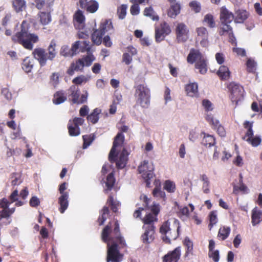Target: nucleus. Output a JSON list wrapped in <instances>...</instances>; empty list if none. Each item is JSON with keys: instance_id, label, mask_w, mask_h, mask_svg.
Returning <instances> with one entry per match:
<instances>
[{"instance_id": "6e6552de", "label": "nucleus", "mask_w": 262, "mask_h": 262, "mask_svg": "<svg viewBox=\"0 0 262 262\" xmlns=\"http://www.w3.org/2000/svg\"><path fill=\"white\" fill-rule=\"evenodd\" d=\"M68 98L73 104H82L88 101V93L85 91L81 94L80 89L75 85H72L68 89Z\"/></svg>"}, {"instance_id": "6e6d98bb", "label": "nucleus", "mask_w": 262, "mask_h": 262, "mask_svg": "<svg viewBox=\"0 0 262 262\" xmlns=\"http://www.w3.org/2000/svg\"><path fill=\"white\" fill-rule=\"evenodd\" d=\"M127 6L123 4L117 8V15L119 19H123L126 14Z\"/></svg>"}, {"instance_id": "ddd939ff", "label": "nucleus", "mask_w": 262, "mask_h": 262, "mask_svg": "<svg viewBox=\"0 0 262 262\" xmlns=\"http://www.w3.org/2000/svg\"><path fill=\"white\" fill-rule=\"evenodd\" d=\"M189 30L185 24L179 23L176 28V39L178 43L187 41L189 38Z\"/></svg>"}, {"instance_id": "e2e57ef3", "label": "nucleus", "mask_w": 262, "mask_h": 262, "mask_svg": "<svg viewBox=\"0 0 262 262\" xmlns=\"http://www.w3.org/2000/svg\"><path fill=\"white\" fill-rule=\"evenodd\" d=\"M189 6L191 9L195 13L200 12L201 7L200 4L196 1H192L189 3Z\"/></svg>"}, {"instance_id": "c03bdc74", "label": "nucleus", "mask_w": 262, "mask_h": 262, "mask_svg": "<svg viewBox=\"0 0 262 262\" xmlns=\"http://www.w3.org/2000/svg\"><path fill=\"white\" fill-rule=\"evenodd\" d=\"M201 180L203 181L202 190L204 193L208 194L210 192V182L207 176L205 174L201 176Z\"/></svg>"}, {"instance_id": "c756f323", "label": "nucleus", "mask_w": 262, "mask_h": 262, "mask_svg": "<svg viewBox=\"0 0 262 262\" xmlns=\"http://www.w3.org/2000/svg\"><path fill=\"white\" fill-rule=\"evenodd\" d=\"M12 5L16 13L23 11L26 8V2L25 0H13Z\"/></svg>"}, {"instance_id": "b1692460", "label": "nucleus", "mask_w": 262, "mask_h": 262, "mask_svg": "<svg viewBox=\"0 0 262 262\" xmlns=\"http://www.w3.org/2000/svg\"><path fill=\"white\" fill-rule=\"evenodd\" d=\"M251 220L253 226H255L262 221V211L258 210L257 207L252 210Z\"/></svg>"}, {"instance_id": "c9c22d12", "label": "nucleus", "mask_w": 262, "mask_h": 262, "mask_svg": "<svg viewBox=\"0 0 262 262\" xmlns=\"http://www.w3.org/2000/svg\"><path fill=\"white\" fill-rule=\"evenodd\" d=\"M203 23L210 28H213L216 27L214 17L210 13L207 14L204 16Z\"/></svg>"}, {"instance_id": "4d7b16f0", "label": "nucleus", "mask_w": 262, "mask_h": 262, "mask_svg": "<svg viewBox=\"0 0 262 262\" xmlns=\"http://www.w3.org/2000/svg\"><path fill=\"white\" fill-rule=\"evenodd\" d=\"M91 50V47L90 46V41L88 40H84L82 41H80V50L79 51L81 52H90Z\"/></svg>"}, {"instance_id": "09e8293b", "label": "nucleus", "mask_w": 262, "mask_h": 262, "mask_svg": "<svg viewBox=\"0 0 262 262\" xmlns=\"http://www.w3.org/2000/svg\"><path fill=\"white\" fill-rule=\"evenodd\" d=\"M206 120L213 129H216L220 124L219 121L215 119L212 115H207L206 117Z\"/></svg>"}, {"instance_id": "0e129e2a", "label": "nucleus", "mask_w": 262, "mask_h": 262, "mask_svg": "<svg viewBox=\"0 0 262 262\" xmlns=\"http://www.w3.org/2000/svg\"><path fill=\"white\" fill-rule=\"evenodd\" d=\"M140 199L141 200H142L143 202V206L145 210L149 209V204L151 201L150 199L148 198L147 195L145 194H141L140 196Z\"/></svg>"}, {"instance_id": "f3484780", "label": "nucleus", "mask_w": 262, "mask_h": 262, "mask_svg": "<svg viewBox=\"0 0 262 262\" xmlns=\"http://www.w3.org/2000/svg\"><path fill=\"white\" fill-rule=\"evenodd\" d=\"M181 255V247H177L163 257V262H178Z\"/></svg>"}, {"instance_id": "6ab92c4d", "label": "nucleus", "mask_w": 262, "mask_h": 262, "mask_svg": "<svg viewBox=\"0 0 262 262\" xmlns=\"http://www.w3.org/2000/svg\"><path fill=\"white\" fill-rule=\"evenodd\" d=\"M234 19V14L225 6L220 9V19L221 23H231Z\"/></svg>"}, {"instance_id": "ea45409f", "label": "nucleus", "mask_w": 262, "mask_h": 262, "mask_svg": "<svg viewBox=\"0 0 262 262\" xmlns=\"http://www.w3.org/2000/svg\"><path fill=\"white\" fill-rule=\"evenodd\" d=\"M235 21L238 23H243L248 17V13L246 10H239L236 12Z\"/></svg>"}, {"instance_id": "2f4dec72", "label": "nucleus", "mask_w": 262, "mask_h": 262, "mask_svg": "<svg viewBox=\"0 0 262 262\" xmlns=\"http://www.w3.org/2000/svg\"><path fill=\"white\" fill-rule=\"evenodd\" d=\"M115 181L116 180L114 173L112 172L108 174L106 177L105 182V186L106 188L104 189V192L105 193H107L109 191L112 189L115 183Z\"/></svg>"}, {"instance_id": "79ce46f5", "label": "nucleus", "mask_w": 262, "mask_h": 262, "mask_svg": "<svg viewBox=\"0 0 262 262\" xmlns=\"http://www.w3.org/2000/svg\"><path fill=\"white\" fill-rule=\"evenodd\" d=\"M110 214L109 208L107 206H104L101 210V214L98 219L97 222L100 226L102 225L106 220Z\"/></svg>"}, {"instance_id": "0eeeda50", "label": "nucleus", "mask_w": 262, "mask_h": 262, "mask_svg": "<svg viewBox=\"0 0 262 262\" xmlns=\"http://www.w3.org/2000/svg\"><path fill=\"white\" fill-rule=\"evenodd\" d=\"M114 30L111 19H105L101 22L99 29H94L91 34V40L93 44L99 46L102 42V37L105 32Z\"/></svg>"}, {"instance_id": "de8ad7c7", "label": "nucleus", "mask_w": 262, "mask_h": 262, "mask_svg": "<svg viewBox=\"0 0 262 262\" xmlns=\"http://www.w3.org/2000/svg\"><path fill=\"white\" fill-rule=\"evenodd\" d=\"M95 136L94 134L85 135L82 136L83 143L82 147L83 149L86 148L90 146L93 141L95 140Z\"/></svg>"}, {"instance_id": "cd10ccee", "label": "nucleus", "mask_w": 262, "mask_h": 262, "mask_svg": "<svg viewBox=\"0 0 262 262\" xmlns=\"http://www.w3.org/2000/svg\"><path fill=\"white\" fill-rule=\"evenodd\" d=\"M230 23H221L218 28L217 32L219 34L222 36L228 35L233 31V28L230 25Z\"/></svg>"}, {"instance_id": "f704fd0d", "label": "nucleus", "mask_w": 262, "mask_h": 262, "mask_svg": "<svg viewBox=\"0 0 262 262\" xmlns=\"http://www.w3.org/2000/svg\"><path fill=\"white\" fill-rule=\"evenodd\" d=\"M101 111L98 108H95L93 112L87 116V120L88 122L92 124L96 123L99 119V114L101 113Z\"/></svg>"}, {"instance_id": "58836bf2", "label": "nucleus", "mask_w": 262, "mask_h": 262, "mask_svg": "<svg viewBox=\"0 0 262 262\" xmlns=\"http://www.w3.org/2000/svg\"><path fill=\"white\" fill-rule=\"evenodd\" d=\"M230 233V227L227 226L222 227L219 230L217 237L222 241L225 240L229 236Z\"/></svg>"}, {"instance_id": "72a5a7b5", "label": "nucleus", "mask_w": 262, "mask_h": 262, "mask_svg": "<svg viewBox=\"0 0 262 262\" xmlns=\"http://www.w3.org/2000/svg\"><path fill=\"white\" fill-rule=\"evenodd\" d=\"M180 4L179 3H173L171 5L167 12V15L171 18H175L180 13Z\"/></svg>"}, {"instance_id": "5701e85b", "label": "nucleus", "mask_w": 262, "mask_h": 262, "mask_svg": "<svg viewBox=\"0 0 262 262\" xmlns=\"http://www.w3.org/2000/svg\"><path fill=\"white\" fill-rule=\"evenodd\" d=\"M67 100V96L63 90H59L56 92L53 95L52 99L54 104L58 105L65 102Z\"/></svg>"}, {"instance_id": "f8f14e48", "label": "nucleus", "mask_w": 262, "mask_h": 262, "mask_svg": "<svg viewBox=\"0 0 262 262\" xmlns=\"http://www.w3.org/2000/svg\"><path fill=\"white\" fill-rule=\"evenodd\" d=\"M84 120L80 117H75L70 120L68 124V129L70 136H77L80 134L79 126L83 125Z\"/></svg>"}, {"instance_id": "9d476101", "label": "nucleus", "mask_w": 262, "mask_h": 262, "mask_svg": "<svg viewBox=\"0 0 262 262\" xmlns=\"http://www.w3.org/2000/svg\"><path fill=\"white\" fill-rule=\"evenodd\" d=\"M140 173L142 174V177L145 180L146 186L147 187L150 186V180L154 178V167L152 163L149 164L147 161L144 160L138 168Z\"/></svg>"}, {"instance_id": "4c0bfd02", "label": "nucleus", "mask_w": 262, "mask_h": 262, "mask_svg": "<svg viewBox=\"0 0 262 262\" xmlns=\"http://www.w3.org/2000/svg\"><path fill=\"white\" fill-rule=\"evenodd\" d=\"M144 16L150 17L154 21H158L159 17L151 6L146 7L143 11Z\"/></svg>"}, {"instance_id": "338daca9", "label": "nucleus", "mask_w": 262, "mask_h": 262, "mask_svg": "<svg viewBox=\"0 0 262 262\" xmlns=\"http://www.w3.org/2000/svg\"><path fill=\"white\" fill-rule=\"evenodd\" d=\"M189 214V209L187 206L183 207L180 209L178 212V216L182 217L183 216L188 217Z\"/></svg>"}, {"instance_id": "dca6fc26", "label": "nucleus", "mask_w": 262, "mask_h": 262, "mask_svg": "<svg viewBox=\"0 0 262 262\" xmlns=\"http://www.w3.org/2000/svg\"><path fill=\"white\" fill-rule=\"evenodd\" d=\"M143 228L145 231L141 236L142 241L145 244H149L155 239L156 227L154 225H144Z\"/></svg>"}, {"instance_id": "412c9836", "label": "nucleus", "mask_w": 262, "mask_h": 262, "mask_svg": "<svg viewBox=\"0 0 262 262\" xmlns=\"http://www.w3.org/2000/svg\"><path fill=\"white\" fill-rule=\"evenodd\" d=\"M183 244L185 248V253L184 255L185 258L193 255V243L189 237L186 236L183 241Z\"/></svg>"}, {"instance_id": "423d86ee", "label": "nucleus", "mask_w": 262, "mask_h": 262, "mask_svg": "<svg viewBox=\"0 0 262 262\" xmlns=\"http://www.w3.org/2000/svg\"><path fill=\"white\" fill-rule=\"evenodd\" d=\"M55 0H34L35 7L38 10L45 9L47 12L40 11L38 13L40 22L43 25L48 24L51 20L50 14L51 8L54 4Z\"/></svg>"}, {"instance_id": "49530a36", "label": "nucleus", "mask_w": 262, "mask_h": 262, "mask_svg": "<svg viewBox=\"0 0 262 262\" xmlns=\"http://www.w3.org/2000/svg\"><path fill=\"white\" fill-rule=\"evenodd\" d=\"M157 216L152 214L151 213H149L145 216L142 221L145 225H154L153 223L157 222Z\"/></svg>"}, {"instance_id": "bb28decb", "label": "nucleus", "mask_w": 262, "mask_h": 262, "mask_svg": "<svg viewBox=\"0 0 262 262\" xmlns=\"http://www.w3.org/2000/svg\"><path fill=\"white\" fill-rule=\"evenodd\" d=\"M68 194L61 195L58 199V203L60 205L59 211L61 213H63L69 206Z\"/></svg>"}, {"instance_id": "7ed1b4c3", "label": "nucleus", "mask_w": 262, "mask_h": 262, "mask_svg": "<svg viewBox=\"0 0 262 262\" xmlns=\"http://www.w3.org/2000/svg\"><path fill=\"white\" fill-rule=\"evenodd\" d=\"M124 136L122 133H118L114 138L113 146L108 156V160L111 163H116V167L119 169L123 168L126 165L128 161L129 153L125 147H123L122 151L119 155L117 152L118 148H121L124 142Z\"/></svg>"}, {"instance_id": "052dcab7", "label": "nucleus", "mask_w": 262, "mask_h": 262, "mask_svg": "<svg viewBox=\"0 0 262 262\" xmlns=\"http://www.w3.org/2000/svg\"><path fill=\"white\" fill-rule=\"evenodd\" d=\"M247 71L249 73H254L256 70V63L254 60L248 59L246 62Z\"/></svg>"}, {"instance_id": "e433bc0d", "label": "nucleus", "mask_w": 262, "mask_h": 262, "mask_svg": "<svg viewBox=\"0 0 262 262\" xmlns=\"http://www.w3.org/2000/svg\"><path fill=\"white\" fill-rule=\"evenodd\" d=\"M152 194L155 198L161 199L163 202L166 200V195L165 192L162 190L160 187V184L159 185H156L153 189Z\"/></svg>"}, {"instance_id": "9b49d317", "label": "nucleus", "mask_w": 262, "mask_h": 262, "mask_svg": "<svg viewBox=\"0 0 262 262\" xmlns=\"http://www.w3.org/2000/svg\"><path fill=\"white\" fill-rule=\"evenodd\" d=\"M171 32L169 24L164 21L160 23L159 26L155 27V40L157 42H160L164 40L165 37L169 35Z\"/></svg>"}, {"instance_id": "864d4df0", "label": "nucleus", "mask_w": 262, "mask_h": 262, "mask_svg": "<svg viewBox=\"0 0 262 262\" xmlns=\"http://www.w3.org/2000/svg\"><path fill=\"white\" fill-rule=\"evenodd\" d=\"M74 19L80 25H82L85 20V17L80 10L76 11L74 15Z\"/></svg>"}, {"instance_id": "680f3d73", "label": "nucleus", "mask_w": 262, "mask_h": 262, "mask_svg": "<svg viewBox=\"0 0 262 262\" xmlns=\"http://www.w3.org/2000/svg\"><path fill=\"white\" fill-rule=\"evenodd\" d=\"M60 54L64 57L72 56L74 55L71 50L67 46H64L61 47Z\"/></svg>"}, {"instance_id": "7c9ffc66", "label": "nucleus", "mask_w": 262, "mask_h": 262, "mask_svg": "<svg viewBox=\"0 0 262 262\" xmlns=\"http://www.w3.org/2000/svg\"><path fill=\"white\" fill-rule=\"evenodd\" d=\"M244 127L247 129L245 135L243 137L244 140H249L251 137L253 136V130L252 129L253 122L246 121L243 124Z\"/></svg>"}, {"instance_id": "bf43d9fd", "label": "nucleus", "mask_w": 262, "mask_h": 262, "mask_svg": "<svg viewBox=\"0 0 262 262\" xmlns=\"http://www.w3.org/2000/svg\"><path fill=\"white\" fill-rule=\"evenodd\" d=\"M208 256L212 258L214 262H219L220 260V254L218 250L208 251Z\"/></svg>"}, {"instance_id": "2eb2a0df", "label": "nucleus", "mask_w": 262, "mask_h": 262, "mask_svg": "<svg viewBox=\"0 0 262 262\" xmlns=\"http://www.w3.org/2000/svg\"><path fill=\"white\" fill-rule=\"evenodd\" d=\"M78 5L81 9L91 13L96 12L99 8L98 3L94 0H79Z\"/></svg>"}, {"instance_id": "c85d7f7f", "label": "nucleus", "mask_w": 262, "mask_h": 262, "mask_svg": "<svg viewBox=\"0 0 262 262\" xmlns=\"http://www.w3.org/2000/svg\"><path fill=\"white\" fill-rule=\"evenodd\" d=\"M56 47V43L55 41L54 40H51L47 48L48 52H46L49 60L52 61L56 56L57 52L55 49Z\"/></svg>"}, {"instance_id": "a18cd8bd", "label": "nucleus", "mask_w": 262, "mask_h": 262, "mask_svg": "<svg viewBox=\"0 0 262 262\" xmlns=\"http://www.w3.org/2000/svg\"><path fill=\"white\" fill-rule=\"evenodd\" d=\"M107 203L111 207V210L116 213L118 211V207L120 206V203L118 201H115L112 195H110L107 199Z\"/></svg>"}, {"instance_id": "774afa93", "label": "nucleus", "mask_w": 262, "mask_h": 262, "mask_svg": "<svg viewBox=\"0 0 262 262\" xmlns=\"http://www.w3.org/2000/svg\"><path fill=\"white\" fill-rule=\"evenodd\" d=\"M132 61V56L128 53H125L123 54L122 62L126 65L129 64Z\"/></svg>"}, {"instance_id": "aec40b11", "label": "nucleus", "mask_w": 262, "mask_h": 262, "mask_svg": "<svg viewBox=\"0 0 262 262\" xmlns=\"http://www.w3.org/2000/svg\"><path fill=\"white\" fill-rule=\"evenodd\" d=\"M204 57V56L199 50L192 48L187 57V61L192 64L195 63L197 61L201 60Z\"/></svg>"}, {"instance_id": "a878e982", "label": "nucleus", "mask_w": 262, "mask_h": 262, "mask_svg": "<svg viewBox=\"0 0 262 262\" xmlns=\"http://www.w3.org/2000/svg\"><path fill=\"white\" fill-rule=\"evenodd\" d=\"M194 66L201 74H206L208 70L207 59L204 57L201 60L197 61Z\"/></svg>"}, {"instance_id": "f03ea898", "label": "nucleus", "mask_w": 262, "mask_h": 262, "mask_svg": "<svg viewBox=\"0 0 262 262\" xmlns=\"http://www.w3.org/2000/svg\"><path fill=\"white\" fill-rule=\"evenodd\" d=\"M30 24L26 20H23L20 25V31L11 37L14 43H18L29 51H32L33 57L37 60L41 67L47 64L48 59L46 50L42 48H36L33 50L34 45L39 42V37L35 33L30 32Z\"/></svg>"}, {"instance_id": "f257e3e1", "label": "nucleus", "mask_w": 262, "mask_h": 262, "mask_svg": "<svg viewBox=\"0 0 262 262\" xmlns=\"http://www.w3.org/2000/svg\"><path fill=\"white\" fill-rule=\"evenodd\" d=\"M101 238L103 242L107 243L106 261L121 262L123 254L120 251L121 249L126 250L127 244L121 235L118 220L115 221L113 229L111 222L108 223L102 230Z\"/></svg>"}, {"instance_id": "13d9d810", "label": "nucleus", "mask_w": 262, "mask_h": 262, "mask_svg": "<svg viewBox=\"0 0 262 262\" xmlns=\"http://www.w3.org/2000/svg\"><path fill=\"white\" fill-rule=\"evenodd\" d=\"M249 143L251 144L253 147H256L260 144L261 142V139L259 136H256L250 138L249 140H247Z\"/></svg>"}, {"instance_id": "473e14b6", "label": "nucleus", "mask_w": 262, "mask_h": 262, "mask_svg": "<svg viewBox=\"0 0 262 262\" xmlns=\"http://www.w3.org/2000/svg\"><path fill=\"white\" fill-rule=\"evenodd\" d=\"M217 74L222 80H228L230 76L229 68L225 66H221L217 72Z\"/></svg>"}, {"instance_id": "1a4fd4ad", "label": "nucleus", "mask_w": 262, "mask_h": 262, "mask_svg": "<svg viewBox=\"0 0 262 262\" xmlns=\"http://www.w3.org/2000/svg\"><path fill=\"white\" fill-rule=\"evenodd\" d=\"M227 89L230 93V98L233 103L236 105L244 98L245 92L244 88L239 83L230 82L227 85Z\"/></svg>"}, {"instance_id": "603ef678", "label": "nucleus", "mask_w": 262, "mask_h": 262, "mask_svg": "<svg viewBox=\"0 0 262 262\" xmlns=\"http://www.w3.org/2000/svg\"><path fill=\"white\" fill-rule=\"evenodd\" d=\"M59 83V74L58 73H53L50 77V83L56 88Z\"/></svg>"}, {"instance_id": "a211bd4d", "label": "nucleus", "mask_w": 262, "mask_h": 262, "mask_svg": "<svg viewBox=\"0 0 262 262\" xmlns=\"http://www.w3.org/2000/svg\"><path fill=\"white\" fill-rule=\"evenodd\" d=\"M84 67V63L82 59H78L75 61L72 62L68 70L66 73L69 76H73L75 72H82Z\"/></svg>"}, {"instance_id": "5fc2aeb1", "label": "nucleus", "mask_w": 262, "mask_h": 262, "mask_svg": "<svg viewBox=\"0 0 262 262\" xmlns=\"http://www.w3.org/2000/svg\"><path fill=\"white\" fill-rule=\"evenodd\" d=\"M80 59H82V62L84 63V66L89 67L92 64L93 61L95 60V57L92 54H89Z\"/></svg>"}, {"instance_id": "a19ab883", "label": "nucleus", "mask_w": 262, "mask_h": 262, "mask_svg": "<svg viewBox=\"0 0 262 262\" xmlns=\"http://www.w3.org/2000/svg\"><path fill=\"white\" fill-rule=\"evenodd\" d=\"M163 189L168 193H174L176 190V184L171 180H166L163 183Z\"/></svg>"}, {"instance_id": "39448f33", "label": "nucleus", "mask_w": 262, "mask_h": 262, "mask_svg": "<svg viewBox=\"0 0 262 262\" xmlns=\"http://www.w3.org/2000/svg\"><path fill=\"white\" fill-rule=\"evenodd\" d=\"M135 105L142 108H148L150 102V89L144 84H140L135 86Z\"/></svg>"}, {"instance_id": "393cba45", "label": "nucleus", "mask_w": 262, "mask_h": 262, "mask_svg": "<svg viewBox=\"0 0 262 262\" xmlns=\"http://www.w3.org/2000/svg\"><path fill=\"white\" fill-rule=\"evenodd\" d=\"M201 134L203 135V138L201 141L202 145L206 147H211L215 144V139L213 136L206 134L204 132H202Z\"/></svg>"}, {"instance_id": "8fccbe9b", "label": "nucleus", "mask_w": 262, "mask_h": 262, "mask_svg": "<svg viewBox=\"0 0 262 262\" xmlns=\"http://www.w3.org/2000/svg\"><path fill=\"white\" fill-rule=\"evenodd\" d=\"M89 79L83 75H81L74 78L72 82L74 85H81L82 83H86Z\"/></svg>"}, {"instance_id": "4468645a", "label": "nucleus", "mask_w": 262, "mask_h": 262, "mask_svg": "<svg viewBox=\"0 0 262 262\" xmlns=\"http://www.w3.org/2000/svg\"><path fill=\"white\" fill-rule=\"evenodd\" d=\"M197 34L195 39L197 41H199L200 45L206 47L209 44V34L207 29L204 27H198L195 29Z\"/></svg>"}, {"instance_id": "69168bd1", "label": "nucleus", "mask_w": 262, "mask_h": 262, "mask_svg": "<svg viewBox=\"0 0 262 262\" xmlns=\"http://www.w3.org/2000/svg\"><path fill=\"white\" fill-rule=\"evenodd\" d=\"M152 214L157 216L160 211V206L159 204L154 203L150 207H149Z\"/></svg>"}, {"instance_id": "4be33fe9", "label": "nucleus", "mask_w": 262, "mask_h": 262, "mask_svg": "<svg viewBox=\"0 0 262 262\" xmlns=\"http://www.w3.org/2000/svg\"><path fill=\"white\" fill-rule=\"evenodd\" d=\"M185 90L187 96L193 97H198V85L196 82L189 83L185 86Z\"/></svg>"}, {"instance_id": "3c124183", "label": "nucleus", "mask_w": 262, "mask_h": 262, "mask_svg": "<svg viewBox=\"0 0 262 262\" xmlns=\"http://www.w3.org/2000/svg\"><path fill=\"white\" fill-rule=\"evenodd\" d=\"M209 229L211 230L212 227L217 222V213L216 211H211L209 215Z\"/></svg>"}, {"instance_id": "37998d69", "label": "nucleus", "mask_w": 262, "mask_h": 262, "mask_svg": "<svg viewBox=\"0 0 262 262\" xmlns=\"http://www.w3.org/2000/svg\"><path fill=\"white\" fill-rule=\"evenodd\" d=\"M33 61L27 57L24 59L22 63V68L27 73L30 72L33 67Z\"/></svg>"}, {"instance_id": "20e7f679", "label": "nucleus", "mask_w": 262, "mask_h": 262, "mask_svg": "<svg viewBox=\"0 0 262 262\" xmlns=\"http://www.w3.org/2000/svg\"><path fill=\"white\" fill-rule=\"evenodd\" d=\"M168 221L164 222L160 228V233L163 242L170 244L171 241L176 239L180 235V225L177 220H175L171 228Z\"/></svg>"}]
</instances>
